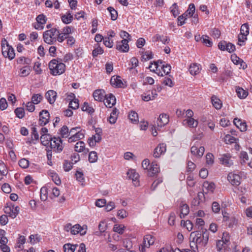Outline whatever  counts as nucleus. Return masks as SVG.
I'll use <instances>...</instances> for the list:
<instances>
[{
  "instance_id": "obj_2",
  "label": "nucleus",
  "mask_w": 252,
  "mask_h": 252,
  "mask_svg": "<svg viewBox=\"0 0 252 252\" xmlns=\"http://www.w3.org/2000/svg\"><path fill=\"white\" fill-rule=\"evenodd\" d=\"M49 68L53 75L63 74L65 70V65L56 59L52 60L49 63Z\"/></svg>"
},
{
  "instance_id": "obj_58",
  "label": "nucleus",
  "mask_w": 252,
  "mask_h": 252,
  "mask_svg": "<svg viewBox=\"0 0 252 252\" xmlns=\"http://www.w3.org/2000/svg\"><path fill=\"white\" fill-rule=\"evenodd\" d=\"M201 39L202 42L206 44L208 47H211L212 45V42L209 39V37L207 35H202Z\"/></svg>"
},
{
  "instance_id": "obj_24",
  "label": "nucleus",
  "mask_w": 252,
  "mask_h": 252,
  "mask_svg": "<svg viewBox=\"0 0 252 252\" xmlns=\"http://www.w3.org/2000/svg\"><path fill=\"white\" fill-rule=\"evenodd\" d=\"M84 137V133L82 131H78L76 132L74 134H73L69 138V142H76L82 140Z\"/></svg>"
},
{
  "instance_id": "obj_57",
  "label": "nucleus",
  "mask_w": 252,
  "mask_h": 252,
  "mask_svg": "<svg viewBox=\"0 0 252 252\" xmlns=\"http://www.w3.org/2000/svg\"><path fill=\"white\" fill-rule=\"evenodd\" d=\"M228 222V226L229 227H233L236 225L238 223V219L234 216H231Z\"/></svg>"
},
{
  "instance_id": "obj_49",
  "label": "nucleus",
  "mask_w": 252,
  "mask_h": 252,
  "mask_svg": "<svg viewBox=\"0 0 252 252\" xmlns=\"http://www.w3.org/2000/svg\"><path fill=\"white\" fill-rule=\"evenodd\" d=\"M42 99V96L40 94H34L32 97V102L34 104H38Z\"/></svg>"
},
{
  "instance_id": "obj_1",
  "label": "nucleus",
  "mask_w": 252,
  "mask_h": 252,
  "mask_svg": "<svg viewBox=\"0 0 252 252\" xmlns=\"http://www.w3.org/2000/svg\"><path fill=\"white\" fill-rule=\"evenodd\" d=\"M190 247L191 252H198L199 248L206 246L209 240V233L207 230L201 233L199 231L192 232L190 234Z\"/></svg>"
},
{
  "instance_id": "obj_6",
  "label": "nucleus",
  "mask_w": 252,
  "mask_h": 252,
  "mask_svg": "<svg viewBox=\"0 0 252 252\" xmlns=\"http://www.w3.org/2000/svg\"><path fill=\"white\" fill-rule=\"evenodd\" d=\"M50 119V114L49 112L46 110H43L39 113V124L41 126L46 125Z\"/></svg>"
},
{
  "instance_id": "obj_12",
  "label": "nucleus",
  "mask_w": 252,
  "mask_h": 252,
  "mask_svg": "<svg viewBox=\"0 0 252 252\" xmlns=\"http://www.w3.org/2000/svg\"><path fill=\"white\" fill-rule=\"evenodd\" d=\"M155 238L151 235H147L144 238L143 246L142 247L141 251H145V248H149L151 245L154 244Z\"/></svg>"
},
{
  "instance_id": "obj_15",
  "label": "nucleus",
  "mask_w": 252,
  "mask_h": 252,
  "mask_svg": "<svg viewBox=\"0 0 252 252\" xmlns=\"http://www.w3.org/2000/svg\"><path fill=\"white\" fill-rule=\"evenodd\" d=\"M48 129L46 127H42L40 130L41 142H51L52 138L51 135L48 134Z\"/></svg>"
},
{
  "instance_id": "obj_36",
  "label": "nucleus",
  "mask_w": 252,
  "mask_h": 252,
  "mask_svg": "<svg viewBox=\"0 0 252 252\" xmlns=\"http://www.w3.org/2000/svg\"><path fill=\"white\" fill-rule=\"evenodd\" d=\"M118 113V110L117 109L115 108L113 110L109 118V121L111 124H114L116 123L117 119Z\"/></svg>"
},
{
  "instance_id": "obj_38",
  "label": "nucleus",
  "mask_w": 252,
  "mask_h": 252,
  "mask_svg": "<svg viewBox=\"0 0 252 252\" xmlns=\"http://www.w3.org/2000/svg\"><path fill=\"white\" fill-rule=\"evenodd\" d=\"M31 69L29 66H26L21 68L19 71V75L21 77H26L30 74Z\"/></svg>"
},
{
  "instance_id": "obj_42",
  "label": "nucleus",
  "mask_w": 252,
  "mask_h": 252,
  "mask_svg": "<svg viewBox=\"0 0 252 252\" xmlns=\"http://www.w3.org/2000/svg\"><path fill=\"white\" fill-rule=\"evenodd\" d=\"M26 239L24 236L20 235L18 238L17 242V248L22 250L23 248V245L26 243Z\"/></svg>"
},
{
  "instance_id": "obj_4",
  "label": "nucleus",
  "mask_w": 252,
  "mask_h": 252,
  "mask_svg": "<svg viewBox=\"0 0 252 252\" xmlns=\"http://www.w3.org/2000/svg\"><path fill=\"white\" fill-rule=\"evenodd\" d=\"M58 30L56 28H52L47 30L43 33L44 41L49 44L53 45L57 41Z\"/></svg>"
},
{
  "instance_id": "obj_18",
  "label": "nucleus",
  "mask_w": 252,
  "mask_h": 252,
  "mask_svg": "<svg viewBox=\"0 0 252 252\" xmlns=\"http://www.w3.org/2000/svg\"><path fill=\"white\" fill-rule=\"evenodd\" d=\"M158 95L156 93V90H152L151 92H147L144 93L141 96L142 99L145 101H148L149 100H154Z\"/></svg>"
},
{
  "instance_id": "obj_52",
  "label": "nucleus",
  "mask_w": 252,
  "mask_h": 252,
  "mask_svg": "<svg viewBox=\"0 0 252 252\" xmlns=\"http://www.w3.org/2000/svg\"><path fill=\"white\" fill-rule=\"evenodd\" d=\"M50 175L52 180L56 185H59L61 184V180L57 173L53 172H50Z\"/></svg>"
},
{
  "instance_id": "obj_40",
  "label": "nucleus",
  "mask_w": 252,
  "mask_h": 252,
  "mask_svg": "<svg viewBox=\"0 0 252 252\" xmlns=\"http://www.w3.org/2000/svg\"><path fill=\"white\" fill-rule=\"evenodd\" d=\"M29 242L32 245H35V244L40 242L41 238L38 234L31 235L29 237Z\"/></svg>"
},
{
  "instance_id": "obj_50",
  "label": "nucleus",
  "mask_w": 252,
  "mask_h": 252,
  "mask_svg": "<svg viewBox=\"0 0 252 252\" xmlns=\"http://www.w3.org/2000/svg\"><path fill=\"white\" fill-rule=\"evenodd\" d=\"M139 64V61L135 57H132L130 60L129 65L130 67L128 69L130 70L136 67Z\"/></svg>"
},
{
  "instance_id": "obj_62",
  "label": "nucleus",
  "mask_w": 252,
  "mask_h": 252,
  "mask_svg": "<svg viewBox=\"0 0 252 252\" xmlns=\"http://www.w3.org/2000/svg\"><path fill=\"white\" fill-rule=\"evenodd\" d=\"M69 107L73 109H76L79 107V101L77 99H74L72 100L69 104Z\"/></svg>"
},
{
  "instance_id": "obj_39",
  "label": "nucleus",
  "mask_w": 252,
  "mask_h": 252,
  "mask_svg": "<svg viewBox=\"0 0 252 252\" xmlns=\"http://www.w3.org/2000/svg\"><path fill=\"white\" fill-rule=\"evenodd\" d=\"M189 213V207L187 204H183L181 206V215L180 218H184Z\"/></svg>"
},
{
  "instance_id": "obj_45",
  "label": "nucleus",
  "mask_w": 252,
  "mask_h": 252,
  "mask_svg": "<svg viewBox=\"0 0 252 252\" xmlns=\"http://www.w3.org/2000/svg\"><path fill=\"white\" fill-rule=\"evenodd\" d=\"M195 7L193 3L189 4L188 10L185 12L189 17H192L195 12Z\"/></svg>"
},
{
  "instance_id": "obj_10",
  "label": "nucleus",
  "mask_w": 252,
  "mask_h": 252,
  "mask_svg": "<svg viewBox=\"0 0 252 252\" xmlns=\"http://www.w3.org/2000/svg\"><path fill=\"white\" fill-rule=\"evenodd\" d=\"M241 177L237 174L229 173L227 176L228 181L233 186H238L241 183Z\"/></svg>"
},
{
  "instance_id": "obj_64",
  "label": "nucleus",
  "mask_w": 252,
  "mask_h": 252,
  "mask_svg": "<svg viewBox=\"0 0 252 252\" xmlns=\"http://www.w3.org/2000/svg\"><path fill=\"white\" fill-rule=\"evenodd\" d=\"M15 113L19 118H22L25 115L24 110L22 108H17L15 110Z\"/></svg>"
},
{
  "instance_id": "obj_53",
  "label": "nucleus",
  "mask_w": 252,
  "mask_h": 252,
  "mask_svg": "<svg viewBox=\"0 0 252 252\" xmlns=\"http://www.w3.org/2000/svg\"><path fill=\"white\" fill-rule=\"evenodd\" d=\"M240 33L244 35H248L249 34V27L247 24H244L241 26L240 29Z\"/></svg>"
},
{
  "instance_id": "obj_54",
  "label": "nucleus",
  "mask_w": 252,
  "mask_h": 252,
  "mask_svg": "<svg viewBox=\"0 0 252 252\" xmlns=\"http://www.w3.org/2000/svg\"><path fill=\"white\" fill-rule=\"evenodd\" d=\"M97 160V153L93 151L89 153V160L91 163H94L96 162Z\"/></svg>"
},
{
  "instance_id": "obj_17",
  "label": "nucleus",
  "mask_w": 252,
  "mask_h": 252,
  "mask_svg": "<svg viewBox=\"0 0 252 252\" xmlns=\"http://www.w3.org/2000/svg\"><path fill=\"white\" fill-rule=\"evenodd\" d=\"M19 212V208L18 206H13L12 207H6L5 212L8 213L9 217L14 219L16 217Z\"/></svg>"
},
{
  "instance_id": "obj_16",
  "label": "nucleus",
  "mask_w": 252,
  "mask_h": 252,
  "mask_svg": "<svg viewBox=\"0 0 252 252\" xmlns=\"http://www.w3.org/2000/svg\"><path fill=\"white\" fill-rule=\"evenodd\" d=\"M106 94L102 89L95 90L93 93V96L95 100L102 101L104 100Z\"/></svg>"
},
{
  "instance_id": "obj_5",
  "label": "nucleus",
  "mask_w": 252,
  "mask_h": 252,
  "mask_svg": "<svg viewBox=\"0 0 252 252\" xmlns=\"http://www.w3.org/2000/svg\"><path fill=\"white\" fill-rule=\"evenodd\" d=\"M220 163L226 167H231L233 165L232 156L230 154H225L220 156L219 158Z\"/></svg>"
},
{
  "instance_id": "obj_29",
  "label": "nucleus",
  "mask_w": 252,
  "mask_h": 252,
  "mask_svg": "<svg viewBox=\"0 0 252 252\" xmlns=\"http://www.w3.org/2000/svg\"><path fill=\"white\" fill-rule=\"evenodd\" d=\"M211 101L213 106L217 109H220L222 107V102L215 95L211 98Z\"/></svg>"
},
{
  "instance_id": "obj_25",
  "label": "nucleus",
  "mask_w": 252,
  "mask_h": 252,
  "mask_svg": "<svg viewBox=\"0 0 252 252\" xmlns=\"http://www.w3.org/2000/svg\"><path fill=\"white\" fill-rule=\"evenodd\" d=\"M159 171V165L155 161H153L149 168V175L151 176H153L156 174L157 173H158Z\"/></svg>"
},
{
  "instance_id": "obj_30",
  "label": "nucleus",
  "mask_w": 252,
  "mask_h": 252,
  "mask_svg": "<svg viewBox=\"0 0 252 252\" xmlns=\"http://www.w3.org/2000/svg\"><path fill=\"white\" fill-rule=\"evenodd\" d=\"M11 46H9L8 42L6 39L3 38L1 41V52L3 56L5 57V55L7 53L9 48H10Z\"/></svg>"
},
{
  "instance_id": "obj_60",
  "label": "nucleus",
  "mask_w": 252,
  "mask_h": 252,
  "mask_svg": "<svg viewBox=\"0 0 252 252\" xmlns=\"http://www.w3.org/2000/svg\"><path fill=\"white\" fill-rule=\"evenodd\" d=\"M5 58H7L9 60H12L15 57V53L13 48L11 47L10 48H9V50H8L7 53L5 55Z\"/></svg>"
},
{
  "instance_id": "obj_56",
  "label": "nucleus",
  "mask_w": 252,
  "mask_h": 252,
  "mask_svg": "<svg viewBox=\"0 0 252 252\" xmlns=\"http://www.w3.org/2000/svg\"><path fill=\"white\" fill-rule=\"evenodd\" d=\"M46 18L45 15L43 14H40L39 15L36 17V21L40 25L43 26L44 24H45L46 22Z\"/></svg>"
},
{
  "instance_id": "obj_13",
  "label": "nucleus",
  "mask_w": 252,
  "mask_h": 252,
  "mask_svg": "<svg viewBox=\"0 0 252 252\" xmlns=\"http://www.w3.org/2000/svg\"><path fill=\"white\" fill-rule=\"evenodd\" d=\"M190 151L191 153L193 155L200 158L204 153L205 148L203 146H192Z\"/></svg>"
},
{
  "instance_id": "obj_9",
  "label": "nucleus",
  "mask_w": 252,
  "mask_h": 252,
  "mask_svg": "<svg viewBox=\"0 0 252 252\" xmlns=\"http://www.w3.org/2000/svg\"><path fill=\"white\" fill-rule=\"evenodd\" d=\"M128 40L124 39L116 42V49L122 52H127L129 50Z\"/></svg>"
},
{
  "instance_id": "obj_35",
  "label": "nucleus",
  "mask_w": 252,
  "mask_h": 252,
  "mask_svg": "<svg viewBox=\"0 0 252 252\" xmlns=\"http://www.w3.org/2000/svg\"><path fill=\"white\" fill-rule=\"evenodd\" d=\"M200 67L197 63H193L190 65L189 71L191 74L196 75L199 72Z\"/></svg>"
},
{
  "instance_id": "obj_37",
  "label": "nucleus",
  "mask_w": 252,
  "mask_h": 252,
  "mask_svg": "<svg viewBox=\"0 0 252 252\" xmlns=\"http://www.w3.org/2000/svg\"><path fill=\"white\" fill-rule=\"evenodd\" d=\"M76 180L80 183L81 186H84L85 180L84 177V174L82 172L77 171L75 174Z\"/></svg>"
},
{
  "instance_id": "obj_46",
  "label": "nucleus",
  "mask_w": 252,
  "mask_h": 252,
  "mask_svg": "<svg viewBox=\"0 0 252 252\" xmlns=\"http://www.w3.org/2000/svg\"><path fill=\"white\" fill-rule=\"evenodd\" d=\"M171 66L169 64H161V66L160 67V70H161L162 73L164 74H168L170 70H171Z\"/></svg>"
},
{
  "instance_id": "obj_3",
  "label": "nucleus",
  "mask_w": 252,
  "mask_h": 252,
  "mask_svg": "<svg viewBox=\"0 0 252 252\" xmlns=\"http://www.w3.org/2000/svg\"><path fill=\"white\" fill-rule=\"evenodd\" d=\"M169 122V116L166 114H161L157 121V126L156 127L153 126L151 127L152 134L154 136L158 134L157 131L160 130V128L164 126Z\"/></svg>"
},
{
  "instance_id": "obj_23",
  "label": "nucleus",
  "mask_w": 252,
  "mask_h": 252,
  "mask_svg": "<svg viewBox=\"0 0 252 252\" xmlns=\"http://www.w3.org/2000/svg\"><path fill=\"white\" fill-rule=\"evenodd\" d=\"M110 83L112 85V86L118 88L123 87L124 85L121 79V77L119 76L116 77L113 76L111 78Z\"/></svg>"
},
{
  "instance_id": "obj_41",
  "label": "nucleus",
  "mask_w": 252,
  "mask_h": 252,
  "mask_svg": "<svg viewBox=\"0 0 252 252\" xmlns=\"http://www.w3.org/2000/svg\"><path fill=\"white\" fill-rule=\"evenodd\" d=\"M77 245H71L70 244H65L63 246L64 252H74L76 249Z\"/></svg>"
},
{
  "instance_id": "obj_34",
  "label": "nucleus",
  "mask_w": 252,
  "mask_h": 252,
  "mask_svg": "<svg viewBox=\"0 0 252 252\" xmlns=\"http://www.w3.org/2000/svg\"><path fill=\"white\" fill-rule=\"evenodd\" d=\"M72 20L73 16L69 12L62 16V20L64 24H69L71 22Z\"/></svg>"
},
{
  "instance_id": "obj_7",
  "label": "nucleus",
  "mask_w": 252,
  "mask_h": 252,
  "mask_svg": "<svg viewBox=\"0 0 252 252\" xmlns=\"http://www.w3.org/2000/svg\"><path fill=\"white\" fill-rule=\"evenodd\" d=\"M87 226L84 225L82 226L78 224H75L72 226L71 234L76 235L80 233L81 235H84L86 233Z\"/></svg>"
},
{
  "instance_id": "obj_59",
  "label": "nucleus",
  "mask_w": 252,
  "mask_h": 252,
  "mask_svg": "<svg viewBox=\"0 0 252 252\" xmlns=\"http://www.w3.org/2000/svg\"><path fill=\"white\" fill-rule=\"evenodd\" d=\"M82 110L83 111H87L89 113H93L94 111V109L92 107H90L87 102L84 103L82 107Z\"/></svg>"
},
{
  "instance_id": "obj_44",
  "label": "nucleus",
  "mask_w": 252,
  "mask_h": 252,
  "mask_svg": "<svg viewBox=\"0 0 252 252\" xmlns=\"http://www.w3.org/2000/svg\"><path fill=\"white\" fill-rule=\"evenodd\" d=\"M17 63L19 64L29 65L31 63L30 59L24 57H20L17 59Z\"/></svg>"
},
{
  "instance_id": "obj_14",
  "label": "nucleus",
  "mask_w": 252,
  "mask_h": 252,
  "mask_svg": "<svg viewBox=\"0 0 252 252\" xmlns=\"http://www.w3.org/2000/svg\"><path fill=\"white\" fill-rule=\"evenodd\" d=\"M103 101L107 107L111 108L116 103V98L114 95L110 94L106 95Z\"/></svg>"
},
{
  "instance_id": "obj_43",
  "label": "nucleus",
  "mask_w": 252,
  "mask_h": 252,
  "mask_svg": "<svg viewBox=\"0 0 252 252\" xmlns=\"http://www.w3.org/2000/svg\"><path fill=\"white\" fill-rule=\"evenodd\" d=\"M126 227L123 224H115L113 227V231L122 234L124 232Z\"/></svg>"
},
{
  "instance_id": "obj_22",
  "label": "nucleus",
  "mask_w": 252,
  "mask_h": 252,
  "mask_svg": "<svg viewBox=\"0 0 252 252\" xmlns=\"http://www.w3.org/2000/svg\"><path fill=\"white\" fill-rule=\"evenodd\" d=\"M49 144H50V148L53 151L61 152L63 149V143H46V144L44 145L46 146Z\"/></svg>"
},
{
  "instance_id": "obj_63",
  "label": "nucleus",
  "mask_w": 252,
  "mask_h": 252,
  "mask_svg": "<svg viewBox=\"0 0 252 252\" xmlns=\"http://www.w3.org/2000/svg\"><path fill=\"white\" fill-rule=\"evenodd\" d=\"M71 162L73 164L77 163L80 159V156L78 154L74 153L70 157Z\"/></svg>"
},
{
  "instance_id": "obj_31",
  "label": "nucleus",
  "mask_w": 252,
  "mask_h": 252,
  "mask_svg": "<svg viewBox=\"0 0 252 252\" xmlns=\"http://www.w3.org/2000/svg\"><path fill=\"white\" fill-rule=\"evenodd\" d=\"M7 174V170L5 164L0 160V180Z\"/></svg>"
},
{
  "instance_id": "obj_20",
  "label": "nucleus",
  "mask_w": 252,
  "mask_h": 252,
  "mask_svg": "<svg viewBox=\"0 0 252 252\" xmlns=\"http://www.w3.org/2000/svg\"><path fill=\"white\" fill-rule=\"evenodd\" d=\"M57 93L54 90H49L45 94V97L50 104H53L56 99Z\"/></svg>"
},
{
  "instance_id": "obj_27",
  "label": "nucleus",
  "mask_w": 252,
  "mask_h": 252,
  "mask_svg": "<svg viewBox=\"0 0 252 252\" xmlns=\"http://www.w3.org/2000/svg\"><path fill=\"white\" fill-rule=\"evenodd\" d=\"M227 235V232H224L222 235V237L221 240H218L217 242L216 246L218 251L220 252L221 250H223V249H225L226 247L227 246V245L225 244V242H224V237L225 236V235Z\"/></svg>"
},
{
  "instance_id": "obj_8",
  "label": "nucleus",
  "mask_w": 252,
  "mask_h": 252,
  "mask_svg": "<svg viewBox=\"0 0 252 252\" xmlns=\"http://www.w3.org/2000/svg\"><path fill=\"white\" fill-rule=\"evenodd\" d=\"M161 64H162L161 61L154 62V63H151L149 68L151 71L156 73L158 76H163V74L160 69Z\"/></svg>"
},
{
  "instance_id": "obj_48",
  "label": "nucleus",
  "mask_w": 252,
  "mask_h": 252,
  "mask_svg": "<svg viewBox=\"0 0 252 252\" xmlns=\"http://www.w3.org/2000/svg\"><path fill=\"white\" fill-rule=\"evenodd\" d=\"M142 59L145 61H148L153 58V54L151 51H146L142 53Z\"/></svg>"
},
{
  "instance_id": "obj_55",
  "label": "nucleus",
  "mask_w": 252,
  "mask_h": 252,
  "mask_svg": "<svg viewBox=\"0 0 252 252\" xmlns=\"http://www.w3.org/2000/svg\"><path fill=\"white\" fill-rule=\"evenodd\" d=\"M245 35H244L243 34H242L241 33H240L238 35V43L240 46H243L244 44V42L247 39V35H246V34H245Z\"/></svg>"
},
{
  "instance_id": "obj_11",
  "label": "nucleus",
  "mask_w": 252,
  "mask_h": 252,
  "mask_svg": "<svg viewBox=\"0 0 252 252\" xmlns=\"http://www.w3.org/2000/svg\"><path fill=\"white\" fill-rule=\"evenodd\" d=\"M127 175L128 179L132 180L135 186L139 185L138 179L139 175L134 169H129L127 172Z\"/></svg>"
},
{
  "instance_id": "obj_33",
  "label": "nucleus",
  "mask_w": 252,
  "mask_h": 252,
  "mask_svg": "<svg viewBox=\"0 0 252 252\" xmlns=\"http://www.w3.org/2000/svg\"><path fill=\"white\" fill-rule=\"evenodd\" d=\"M184 122H186L188 126L190 127H197L198 123V121L193 118L186 119L184 120Z\"/></svg>"
},
{
  "instance_id": "obj_26",
  "label": "nucleus",
  "mask_w": 252,
  "mask_h": 252,
  "mask_svg": "<svg viewBox=\"0 0 252 252\" xmlns=\"http://www.w3.org/2000/svg\"><path fill=\"white\" fill-rule=\"evenodd\" d=\"M231 61L235 64H240L241 67L245 69L247 67V64L241 59L235 55H232L231 57Z\"/></svg>"
},
{
  "instance_id": "obj_47",
  "label": "nucleus",
  "mask_w": 252,
  "mask_h": 252,
  "mask_svg": "<svg viewBox=\"0 0 252 252\" xmlns=\"http://www.w3.org/2000/svg\"><path fill=\"white\" fill-rule=\"evenodd\" d=\"M128 117L130 121L133 123H136L138 121V114L134 111H131Z\"/></svg>"
},
{
  "instance_id": "obj_28",
  "label": "nucleus",
  "mask_w": 252,
  "mask_h": 252,
  "mask_svg": "<svg viewBox=\"0 0 252 252\" xmlns=\"http://www.w3.org/2000/svg\"><path fill=\"white\" fill-rule=\"evenodd\" d=\"M75 151L77 152H84L86 154L89 152V149L85 147V143H76L75 146Z\"/></svg>"
},
{
  "instance_id": "obj_32",
  "label": "nucleus",
  "mask_w": 252,
  "mask_h": 252,
  "mask_svg": "<svg viewBox=\"0 0 252 252\" xmlns=\"http://www.w3.org/2000/svg\"><path fill=\"white\" fill-rule=\"evenodd\" d=\"M236 92L238 96L240 98H245L248 95V92L240 87L237 88Z\"/></svg>"
},
{
  "instance_id": "obj_19",
  "label": "nucleus",
  "mask_w": 252,
  "mask_h": 252,
  "mask_svg": "<svg viewBox=\"0 0 252 252\" xmlns=\"http://www.w3.org/2000/svg\"><path fill=\"white\" fill-rule=\"evenodd\" d=\"M215 187L214 183L205 181L203 184V191L206 193L209 192L212 193L215 190Z\"/></svg>"
},
{
  "instance_id": "obj_51",
  "label": "nucleus",
  "mask_w": 252,
  "mask_h": 252,
  "mask_svg": "<svg viewBox=\"0 0 252 252\" xmlns=\"http://www.w3.org/2000/svg\"><path fill=\"white\" fill-rule=\"evenodd\" d=\"M48 191L46 187H42L40 189V199L42 201H45L47 199Z\"/></svg>"
},
{
  "instance_id": "obj_61",
  "label": "nucleus",
  "mask_w": 252,
  "mask_h": 252,
  "mask_svg": "<svg viewBox=\"0 0 252 252\" xmlns=\"http://www.w3.org/2000/svg\"><path fill=\"white\" fill-rule=\"evenodd\" d=\"M111 14V19L112 20H115L117 18V12L112 7H109L107 8Z\"/></svg>"
},
{
  "instance_id": "obj_21",
  "label": "nucleus",
  "mask_w": 252,
  "mask_h": 252,
  "mask_svg": "<svg viewBox=\"0 0 252 252\" xmlns=\"http://www.w3.org/2000/svg\"><path fill=\"white\" fill-rule=\"evenodd\" d=\"M234 124L241 131H245L247 130V125L242 120L236 118L233 120Z\"/></svg>"
}]
</instances>
